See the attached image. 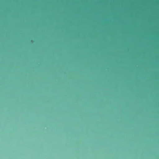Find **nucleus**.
I'll return each instance as SVG.
<instances>
[{
    "instance_id": "nucleus-1",
    "label": "nucleus",
    "mask_w": 159,
    "mask_h": 159,
    "mask_svg": "<svg viewBox=\"0 0 159 159\" xmlns=\"http://www.w3.org/2000/svg\"><path fill=\"white\" fill-rule=\"evenodd\" d=\"M98 34H99V32H98Z\"/></svg>"
}]
</instances>
